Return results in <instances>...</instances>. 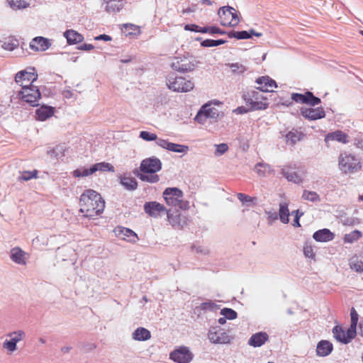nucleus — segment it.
<instances>
[{"instance_id":"obj_32","label":"nucleus","mask_w":363,"mask_h":363,"mask_svg":"<svg viewBox=\"0 0 363 363\" xmlns=\"http://www.w3.org/2000/svg\"><path fill=\"white\" fill-rule=\"evenodd\" d=\"M288 206V203L286 202L281 203L279 204V217L280 220L284 224L288 223L289 221V211Z\"/></svg>"},{"instance_id":"obj_35","label":"nucleus","mask_w":363,"mask_h":363,"mask_svg":"<svg viewBox=\"0 0 363 363\" xmlns=\"http://www.w3.org/2000/svg\"><path fill=\"white\" fill-rule=\"evenodd\" d=\"M303 137V134L298 130L289 131L286 135V140L290 141L292 145H294L296 142L301 140Z\"/></svg>"},{"instance_id":"obj_47","label":"nucleus","mask_w":363,"mask_h":363,"mask_svg":"<svg viewBox=\"0 0 363 363\" xmlns=\"http://www.w3.org/2000/svg\"><path fill=\"white\" fill-rule=\"evenodd\" d=\"M220 315L225 316V318L228 320H234L238 317L237 312L230 308H223L220 310Z\"/></svg>"},{"instance_id":"obj_53","label":"nucleus","mask_w":363,"mask_h":363,"mask_svg":"<svg viewBox=\"0 0 363 363\" xmlns=\"http://www.w3.org/2000/svg\"><path fill=\"white\" fill-rule=\"evenodd\" d=\"M229 67L231 68L232 72L236 74H242L247 70L245 66L238 62L229 64Z\"/></svg>"},{"instance_id":"obj_44","label":"nucleus","mask_w":363,"mask_h":363,"mask_svg":"<svg viewBox=\"0 0 363 363\" xmlns=\"http://www.w3.org/2000/svg\"><path fill=\"white\" fill-rule=\"evenodd\" d=\"M199 308L204 311H216L218 309H219V306L217 305L215 302L213 301H208L206 302L202 303Z\"/></svg>"},{"instance_id":"obj_50","label":"nucleus","mask_w":363,"mask_h":363,"mask_svg":"<svg viewBox=\"0 0 363 363\" xmlns=\"http://www.w3.org/2000/svg\"><path fill=\"white\" fill-rule=\"evenodd\" d=\"M140 138L145 141L155 140L156 143L157 140L160 139L157 138V135L155 133H152L145 130H143L140 133Z\"/></svg>"},{"instance_id":"obj_14","label":"nucleus","mask_w":363,"mask_h":363,"mask_svg":"<svg viewBox=\"0 0 363 363\" xmlns=\"http://www.w3.org/2000/svg\"><path fill=\"white\" fill-rule=\"evenodd\" d=\"M209 340L216 344H226L230 341V337L220 327L212 328L208 333Z\"/></svg>"},{"instance_id":"obj_18","label":"nucleus","mask_w":363,"mask_h":363,"mask_svg":"<svg viewBox=\"0 0 363 363\" xmlns=\"http://www.w3.org/2000/svg\"><path fill=\"white\" fill-rule=\"evenodd\" d=\"M144 211L150 216L156 218L162 213H166L167 209L162 204L157 201H150L144 204Z\"/></svg>"},{"instance_id":"obj_31","label":"nucleus","mask_w":363,"mask_h":363,"mask_svg":"<svg viewBox=\"0 0 363 363\" xmlns=\"http://www.w3.org/2000/svg\"><path fill=\"white\" fill-rule=\"evenodd\" d=\"M255 170L261 177H266L273 172L269 164L263 162L257 163L255 167Z\"/></svg>"},{"instance_id":"obj_49","label":"nucleus","mask_w":363,"mask_h":363,"mask_svg":"<svg viewBox=\"0 0 363 363\" xmlns=\"http://www.w3.org/2000/svg\"><path fill=\"white\" fill-rule=\"evenodd\" d=\"M184 30L195 33H207V26L200 27L196 24H186L184 26Z\"/></svg>"},{"instance_id":"obj_13","label":"nucleus","mask_w":363,"mask_h":363,"mask_svg":"<svg viewBox=\"0 0 363 363\" xmlns=\"http://www.w3.org/2000/svg\"><path fill=\"white\" fill-rule=\"evenodd\" d=\"M333 333L334 337L340 342L343 344H348L357 335V332H354L350 328H347L346 331L340 325H335L333 328Z\"/></svg>"},{"instance_id":"obj_27","label":"nucleus","mask_w":363,"mask_h":363,"mask_svg":"<svg viewBox=\"0 0 363 363\" xmlns=\"http://www.w3.org/2000/svg\"><path fill=\"white\" fill-rule=\"evenodd\" d=\"M120 183L128 191H134L137 189L138 186V182L134 177L126 174L120 177Z\"/></svg>"},{"instance_id":"obj_3","label":"nucleus","mask_w":363,"mask_h":363,"mask_svg":"<svg viewBox=\"0 0 363 363\" xmlns=\"http://www.w3.org/2000/svg\"><path fill=\"white\" fill-rule=\"evenodd\" d=\"M340 170L344 174H354L362 168L360 160L355 155L347 152L341 153L338 158Z\"/></svg>"},{"instance_id":"obj_17","label":"nucleus","mask_w":363,"mask_h":363,"mask_svg":"<svg viewBox=\"0 0 363 363\" xmlns=\"http://www.w3.org/2000/svg\"><path fill=\"white\" fill-rule=\"evenodd\" d=\"M157 145L174 152L186 154L189 151V147L187 145L173 143L164 139L157 140Z\"/></svg>"},{"instance_id":"obj_42","label":"nucleus","mask_w":363,"mask_h":363,"mask_svg":"<svg viewBox=\"0 0 363 363\" xmlns=\"http://www.w3.org/2000/svg\"><path fill=\"white\" fill-rule=\"evenodd\" d=\"M94 173L92 170V166L90 168L82 167L74 170L73 176L74 177H88Z\"/></svg>"},{"instance_id":"obj_61","label":"nucleus","mask_w":363,"mask_h":363,"mask_svg":"<svg viewBox=\"0 0 363 363\" xmlns=\"http://www.w3.org/2000/svg\"><path fill=\"white\" fill-rule=\"evenodd\" d=\"M303 254L306 257L313 258L315 254L311 246H306L303 247Z\"/></svg>"},{"instance_id":"obj_36","label":"nucleus","mask_w":363,"mask_h":363,"mask_svg":"<svg viewBox=\"0 0 363 363\" xmlns=\"http://www.w3.org/2000/svg\"><path fill=\"white\" fill-rule=\"evenodd\" d=\"M351 269L358 272H363V256L352 258L350 263Z\"/></svg>"},{"instance_id":"obj_16","label":"nucleus","mask_w":363,"mask_h":363,"mask_svg":"<svg viewBox=\"0 0 363 363\" xmlns=\"http://www.w3.org/2000/svg\"><path fill=\"white\" fill-rule=\"evenodd\" d=\"M301 114L306 119L315 121L325 117V113L322 107L318 108H301Z\"/></svg>"},{"instance_id":"obj_5","label":"nucleus","mask_w":363,"mask_h":363,"mask_svg":"<svg viewBox=\"0 0 363 363\" xmlns=\"http://www.w3.org/2000/svg\"><path fill=\"white\" fill-rule=\"evenodd\" d=\"M18 97L23 101L26 102L30 106L37 107L40 104L38 100L41 97L39 88L33 84L23 86L21 91L18 92Z\"/></svg>"},{"instance_id":"obj_48","label":"nucleus","mask_w":363,"mask_h":363,"mask_svg":"<svg viewBox=\"0 0 363 363\" xmlns=\"http://www.w3.org/2000/svg\"><path fill=\"white\" fill-rule=\"evenodd\" d=\"M267 81V88L269 89L270 90H272L273 88H275L277 86V83L274 80L269 78L268 76H264L259 77L256 80L257 84H262V82Z\"/></svg>"},{"instance_id":"obj_34","label":"nucleus","mask_w":363,"mask_h":363,"mask_svg":"<svg viewBox=\"0 0 363 363\" xmlns=\"http://www.w3.org/2000/svg\"><path fill=\"white\" fill-rule=\"evenodd\" d=\"M92 170H94V173L96 172L97 171L111 172H113L115 171L114 167L111 164L105 162H99L93 164Z\"/></svg>"},{"instance_id":"obj_51","label":"nucleus","mask_w":363,"mask_h":363,"mask_svg":"<svg viewBox=\"0 0 363 363\" xmlns=\"http://www.w3.org/2000/svg\"><path fill=\"white\" fill-rule=\"evenodd\" d=\"M350 316H351V323L349 328H350L352 330H354V332H357V325L358 323V318L359 315L356 310L354 308H352L350 311Z\"/></svg>"},{"instance_id":"obj_41","label":"nucleus","mask_w":363,"mask_h":363,"mask_svg":"<svg viewBox=\"0 0 363 363\" xmlns=\"http://www.w3.org/2000/svg\"><path fill=\"white\" fill-rule=\"evenodd\" d=\"M227 41L223 39L212 40L206 39L201 43V45L204 48L217 47L225 44Z\"/></svg>"},{"instance_id":"obj_12","label":"nucleus","mask_w":363,"mask_h":363,"mask_svg":"<svg viewBox=\"0 0 363 363\" xmlns=\"http://www.w3.org/2000/svg\"><path fill=\"white\" fill-rule=\"evenodd\" d=\"M169 357L177 363H189L192 360L194 354L187 347L182 346L172 352Z\"/></svg>"},{"instance_id":"obj_15","label":"nucleus","mask_w":363,"mask_h":363,"mask_svg":"<svg viewBox=\"0 0 363 363\" xmlns=\"http://www.w3.org/2000/svg\"><path fill=\"white\" fill-rule=\"evenodd\" d=\"M171 67L176 71L186 72L193 71L196 65L186 57H176L172 62Z\"/></svg>"},{"instance_id":"obj_20","label":"nucleus","mask_w":363,"mask_h":363,"mask_svg":"<svg viewBox=\"0 0 363 363\" xmlns=\"http://www.w3.org/2000/svg\"><path fill=\"white\" fill-rule=\"evenodd\" d=\"M51 46V43L44 37H35L30 43V48L35 51H45Z\"/></svg>"},{"instance_id":"obj_8","label":"nucleus","mask_w":363,"mask_h":363,"mask_svg":"<svg viewBox=\"0 0 363 363\" xmlns=\"http://www.w3.org/2000/svg\"><path fill=\"white\" fill-rule=\"evenodd\" d=\"M167 85L169 89L177 92H187L192 90L194 87V84L192 81L187 80L182 77H175L173 81L169 79Z\"/></svg>"},{"instance_id":"obj_1","label":"nucleus","mask_w":363,"mask_h":363,"mask_svg":"<svg viewBox=\"0 0 363 363\" xmlns=\"http://www.w3.org/2000/svg\"><path fill=\"white\" fill-rule=\"evenodd\" d=\"M79 205V211L84 217L94 218L104 212L105 201L97 191L87 189L80 196Z\"/></svg>"},{"instance_id":"obj_46","label":"nucleus","mask_w":363,"mask_h":363,"mask_svg":"<svg viewBox=\"0 0 363 363\" xmlns=\"http://www.w3.org/2000/svg\"><path fill=\"white\" fill-rule=\"evenodd\" d=\"M165 213H167V215L168 221L173 227H178L180 225L179 214L178 213V212H176V213L174 214L171 213L169 211L167 210Z\"/></svg>"},{"instance_id":"obj_33","label":"nucleus","mask_w":363,"mask_h":363,"mask_svg":"<svg viewBox=\"0 0 363 363\" xmlns=\"http://www.w3.org/2000/svg\"><path fill=\"white\" fill-rule=\"evenodd\" d=\"M135 174L139 178L142 182H146L151 184L157 183L160 181V177L157 174H147V173H136Z\"/></svg>"},{"instance_id":"obj_54","label":"nucleus","mask_w":363,"mask_h":363,"mask_svg":"<svg viewBox=\"0 0 363 363\" xmlns=\"http://www.w3.org/2000/svg\"><path fill=\"white\" fill-rule=\"evenodd\" d=\"M64 152V147L62 145H57L50 151H48V153L56 158H58L60 157L63 156Z\"/></svg>"},{"instance_id":"obj_38","label":"nucleus","mask_w":363,"mask_h":363,"mask_svg":"<svg viewBox=\"0 0 363 363\" xmlns=\"http://www.w3.org/2000/svg\"><path fill=\"white\" fill-rule=\"evenodd\" d=\"M38 171L34 169L33 171H23L21 172V175L18 177V181H29L31 179L38 178Z\"/></svg>"},{"instance_id":"obj_56","label":"nucleus","mask_w":363,"mask_h":363,"mask_svg":"<svg viewBox=\"0 0 363 363\" xmlns=\"http://www.w3.org/2000/svg\"><path fill=\"white\" fill-rule=\"evenodd\" d=\"M292 101L300 103L305 104L306 102V93L305 94H299V93H293L291 94Z\"/></svg>"},{"instance_id":"obj_6","label":"nucleus","mask_w":363,"mask_h":363,"mask_svg":"<svg viewBox=\"0 0 363 363\" xmlns=\"http://www.w3.org/2000/svg\"><path fill=\"white\" fill-rule=\"evenodd\" d=\"M218 15L223 26L235 27L240 23L239 12L233 7L225 6L219 9Z\"/></svg>"},{"instance_id":"obj_43","label":"nucleus","mask_w":363,"mask_h":363,"mask_svg":"<svg viewBox=\"0 0 363 363\" xmlns=\"http://www.w3.org/2000/svg\"><path fill=\"white\" fill-rule=\"evenodd\" d=\"M362 237V233L357 230H353L349 234H346L344 236V242L348 243H352Z\"/></svg>"},{"instance_id":"obj_23","label":"nucleus","mask_w":363,"mask_h":363,"mask_svg":"<svg viewBox=\"0 0 363 363\" xmlns=\"http://www.w3.org/2000/svg\"><path fill=\"white\" fill-rule=\"evenodd\" d=\"M333 350V344L328 340H322L317 344L316 355L318 357H326L328 356Z\"/></svg>"},{"instance_id":"obj_28","label":"nucleus","mask_w":363,"mask_h":363,"mask_svg":"<svg viewBox=\"0 0 363 363\" xmlns=\"http://www.w3.org/2000/svg\"><path fill=\"white\" fill-rule=\"evenodd\" d=\"M132 337L138 341H146L150 339V332L143 327L138 328L132 334Z\"/></svg>"},{"instance_id":"obj_63","label":"nucleus","mask_w":363,"mask_h":363,"mask_svg":"<svg viewBox=\"0 0 363 363\" xmlns=\"http://www.w3.org/2000/svg\"><path fill=\"white\" fill-rule=\"evenodd\" d=\"M260 86L257 87V89H259L262 92H271L272 90H270L269 89L267 88V81L262 82V84H259Z\"/></svg>"},{"instance_id":"obj_60","label":"nucleus","mask_w":363,"mask_h":363,"mask_svg":"<svg viewBox=\"0 0 363 363\" xmlns=\"http://www.w3.org/2000/svg\"><path fill=\"white\" fill-rule=\"evenodd\" d=\"M295 214V218H294V226L295 227H300L301 225H300V223H299V219L301 218V216H303V213L302 212H300L299 210H296V211H294L292 212V214Z\"/></svg>"},{"instance_id":"obj_26","label":"nucleus","mask_w":363,"mask_h":363,"mask_svg":"<svg viewBox=\"0 0 363 363\" xmlns=\"http://www.w3.org/2000/svg\"><path fill=\"white\" fill-rule=\"evenodd\" d=\"M325 140H334L343 144H347L350 142L348 135L342 130H335L334 132L329 133L326 135Z\"/></svg>"},{"instance_id":"obj_30","label":"nucleus","mask_w":363,"mask_h":363,"mask_svg":"<svg viewBox=\"0 0 363 363\" xmlns=\"http://www.w3.org/2000/svg\"><path fill=\"white\" fill-rule=\"evenodd\" d=\"M281 174L289 181L294 184H299L302 182L301 178L296 172H289L286 167L281 169Z\"/></svg>"},{"instance_id":"obj_24","label":"nucleus","mask_w":363,"mask_h":363,"mask_svg":"<svg viewBox=\"0 0 363 363\" xmlns=\"http://www.w3.org/2000/svg\"><path fill=\"white\" fill-rule=\"evenodd\" d=\"M118 237L130 242H135L138 240L137 234L132 230L123 227H118L116 230Z\"/></svg>"},{"instance_id":"obj_21","label":"nucleus","mask_w":363,"mask_h":363,"mask_svg":"<svg viewBox=\"0 0 363 363\" xmlns=\"http://www.w3.org/2000/svg\"><path fill=\"white\" fill-rule=\"evenodd\" d=\"M269 340V335L266 332H258L253 334L248 340V345L259 347L263 345Z\"/></svg>"},{"instance_id":"obj_11","label":"nucleus","mask_w":363,"mask_h":363,"mask_svg":"<svg viewBox=\"0 0 363 363\" xmlns=\"http://www.w3.org/2000/svg\"><path fill=\"white\" fill-rule=\"evenodd\" d=\"M7 336L11 339L4 342L3 347L10 352H13L17 350V343L25 338L26 333L23 330H18L8 333Z\"/></svg>"},{"instance_id":"obj_19","label":"nucleus","mask_w":363,"mask_h":363,"mask_svg":"<svg viewBox=\"0 0 363 363\" xmlns=\"http://www.w3.org/2000/svg\"><path fill=\"white\" fill-rule=\"evenodd\" d=\"M28 258V254L19 247H15L10 251V259L17 264L26 265Z\"/></svg>"},{"instance_id":"obj_4","label":"nucleus","mask_w":363,"mask_h":363,"mask_svg":"<svg viewBox=\"0 0 363 363\" xmlns=\"http://www.w3.org/2000/svg\"><path fill=\"white\" fill-rule=\"evenodd\" d=\"M183 196L182 191L177 187L167 188L163 192V197L167 205L186 210L189 208V202L183 201Z\"/></svg>"},{"instance_id":"obj_25","label":"nucleus","mask_w":363,"mask_h":363,"mask_svg":"<svg viewBox=\"0 0 363 363\" xmlns=\"http://www.w3.org/2000/svg\"><path fill=\"white\" fill-rule=\"evenodd\" d=\"M334 238V233L327 228L317 230L313 235V238L317 242H328L333 240Z\"/></svg>"},{"instance_id":"obj_58","label":"nucleus","mask_w":363,"mask_h":363,"mask_svg":"<svg viewBox=\"0 0 363 363\" xmlns=\"http://www.w3.org/2000/svg\"><path fill=\"white\" fill-rule=\"evenodd\" d=\"M207 33L211 34L224 35L226 33V31L219 28L217 26H207Z\"/></svg>"},{"instance_id":"obj_55","label":"nucleus","mask_w":363,"mask_h":363,"mask_svg":"<svg viewBox=\"0 0 363 363\" xmlns=\"http://www.w3.org/2000/svg\"><path fill=\"white\" fill-rule=\"evenodd\" d=\"M216 149L215 151V155L219 156L225 153L228 150V146L225 143H220L219 145H216Z\"/></svg>"},{"instance_id":"obj_45","label":"nucleus","mask_w":363,"mask_h":363,"mask_svg":"<svg viewBox=\"0 0 363 363\" xmlns=\"http://www.w3.org/2000/svg\"><path fill=\"white\" fill-rule=\"evenodd\" d=\"M9 6L14 10L25 9L28 6V4L24 0H7Z\"/></svg>"},{"instance_id":"obj_39","label":"nucleus","mask_w":363,"mask_h":363,"mask_svg":"<svg viewBox=\"0 0 363 363\" xmlns=\"http://www.w3.org/2000/svg\"><path fill=\"white\" fill-rule=\"evenodd\" d=\"M302 198L305 200L310 201L313 203L320 201V196L315 191H313L304 190L303 192Z\"/></svg>"},{"instance_id":"obj_59","label":"nucleus","mask_w":363,"mask_h":363,"mask_svg":"<svg viewBox=\"0 0 363 363\" xmlns=\"http://www.w3.org/2000/svg\"><path fill=\"white\" fill-rule=\"evenodd\" d=\"M237 39L238 40H244V39H250V30H241L238 31L237 33Z\"/></svg>"},{"instance_id":"obj_9","label":"nucleus","mask_w":363,"mask_h":363,"mask_svg":"<svg viewBox=\"0 0 363 363\" xmlns=\"http://www.w3.org/2000/svg\"><path fill=\"white\" fill-rule=\"evenodd\" d=\"M162 165L160 160L153 156L142 160L140 170L143 173L155 174L162 169Z\"/></svg>"},{"instance_id":"obj_40","label":"nucleus","mask_w":363,"mask_h":363,"mask_svg":"<svg viewBox=\"0 0 363 363\" xmlns=\"http://www.w3.org/2000/svg\"><path fill=\"white\" fill-rule=\"evenodd\" d=\"M19 42L17 39L13 38H9L4 42L2 48L5 50L12 51L17 48Z\"/></svg>"},{"instance_id":"obj_22","label":"nucleus","mask_w":363,"mask_h":363,"mask_svg":"<svg viewBox=\"0 0 363 363\" xmlns=\"http://www.w3.org/2000/svg\"><path fill=\"white\" fill-rule=\"evenodd\" d=\"M55 108L43 105L35 110V118L38 121H44L54 115Z\"/></svg>"},{"instance_id":"obj_57","label":"nucleus","mask_w":363,"mask_h":363,"mask_svg":"<svg viewBox=\"0 0 363 363\" xmlns=\"http://www.w3.org/2000/svg\"><path fill=\"white\" fill-rule=\"evenodd\" d=\"M237 197L240 200V201H241L242 203H250L254 199L251 196H248L247 194H242V193H238L237 194Z\"/></svg>"},{"instance_id":"obj_64","label":"nucleus","mask_w":363,"mask_h":363,"mask_svg":"<svg viewBox=\"0 0 363 363\" xmlns=\"http://www.w3.org/2000/svg\"><path fill=\"white\" fill-rule=\"evenodd\" d=\"M111 37L106 34H101L94 38L95 40L111 41Z\"/></svg>"},{"instance_id":"obj_37","label":"nucleus","mask_w":363,"mask_h":363,"mask_svg":"<svg viewBox=\"0 0 363 363\" xmlns=\"http://www.w3.org/2000/svg\"><path fill=\"white\" fill-rule=\"evenodd\" d=\"M321 103V100L320 98L314 96V94L309 91H306V102L305 104L310 105L311 106H315Z\"/></svg>"},{"instance_id":"obj_10","label":"nucleus","mask_w":363,"mask_h":363,"mask_svg":"<svg viewBox=\"0 0 363 363\" xmlns=\"http://www.w3.org/2000/svg\"><path fill=\"white\" fill-rule=\"evenodd\" d=\"M218 116L219 111L217 108L212 107L210 104H205L198 111L194 119L198 123L203 124L207 118H217Z\"/></svg>"},{"instance_id":"obj_7","label":"nucleus","mask_w":363,"mask_h":363,"mask_svg":"<svg viewBox=\"0 0 363 363\" xmlns=\"http://www.w3.org/2000/svg\"><path fill=\"white\" fill-rule=\"evenodd\" d=\"M38 79V74L34 67H28L17 72L15 75V82L23 88V86L33 84Z\"/></svg>"},{"instance_id":"obj_29","label":"nucleus","mask_w":363,"mask_h":363,"mask_svg":"<svg viewBox=\"0 0 363 363\" xmlns=\"http://www.w3.org/2000/svg\"><path fill=\"white\" fill-rule=\"evenodd\" d=\"M64 35L67 38V43L69 45L81 43L84 40L82 35L73 30H67Z\"/></svg>"},{"instance_id":"obj_52","label":"nucleus","mask_w":363,"mask_h":363,"mask_svg":"<svg viewBox=\"0 0 363 363\" xmlns=\"http://www.w3.org/2000/svg\"><path fill=\"white\" fill-rule=\"evenodd\" d=\"M106 4L105 10L108 13L118 12L122 8V3H105Z\"/></svg>"},{"instance_id":"obj_2","label":"nucleus","mask_w":363,"mask_h":363,"mask_svg":"<svg viewBox=\"0 0 363 363\" xmlns=\"http://www.w3.org/2000/svg\"><path fill=\"white\" fill-rule=\"evenodd\" d=\"M259 89H250L244 92L242 99L247 106H250L251 110H265L269 107V104L264 101L267 100V97L263 95Z\"/></svg>"},{"instance_id":"obj_62","label":"nucleus","mask_w":363,"mask_h":363,"mask_svg":"<svg viewBox=\"0 0 363 363\" xmlns=\"http://www.w3.org/2000/svg\"><path fill=\"white\" fill-rule=\"evenodd\" d=\"M252 111L253 110L250 109V106H240L234 110V113L237 114H243Z\"/></svg>"}]
</instances>
